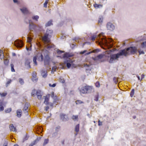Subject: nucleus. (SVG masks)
I'll use <instances>...</instances> for the list:
<instances>
[{
  "label": "nucleus",
  "instance_id": "1",
  "mask_svg": "<svg viewBox=\"0 0 146 146\" xmlns=\"http://www.w3.org/2000/svg\"><path fill=\"white\" fill-rule=\"evenodd\" d=\"M137 49L135 47L131 46L121 50L117 54H111L109 62L110 63H114L115 60H118L121 56H127L131 54H133L135 52Z\"/></svg>",
  "mask_w": 146,
  "mask_h": 146
},
{
  "label": "nucleus",
  "instance_id": "2",
  "mask_svg": "<svg viewBox=\"0 0 146 146\" xmlns=\"http://www.w3.org/2000/svg\"><path fill=\"white\" fill-rule=\"evenodd\" d=\"M53 31L51 30L47 29L44 35L42 37V40L44 45L45 47L47 49L54 47V45L50 44V38L51 37Z\"/></svg>",
  "mask_w": 146,
  "mask_h": 146
},
{
  "label": "nucleus",
  "instance_id": "3",
  "mask_svg": "<svg viewBox=\"0 0 146 146\" xmlns=\"http://www.w3.org/2000/svg\"><path fill=\"white\" fill-rule=\"evenodd\" d=\"M73 56V54H70L69 53H66L64 54L63 58H66L65 60L64 61V64H66L68 68H69L70 67L71 64L73 62L72 60L68 58L72 57Z\"/></svg>",
  "mask_w": 146,
  "mask_h": 146
},
{
  "label": "nucleus",
  "instance_id": "4",
  "mask_svg": "<svg viewBox=\"0 0 146 146\" xmlns=\"http://www.w3.org/2000/svg\"><path fill=\"white\" fill-rule=\"evenodd\" d=\"M100 42L102 44H105L106 46L109 48L113 47V41L112 39L109 38L107 39L104 38L103 39L102 38H100Z\"/></svg>",
  "mask_w": 146,
  "mask_h": 146
},
{
  "label": "nucleus",
  "instance_id": "5",
  "mask_svg": "<svg viewBox=\"0 0 146 146\" xmlns=\"http://www.w3.org/2000/svg\"><path fill=\"white\" fill-rule=\"evenodd\" d=\"M31 20H29V29L30 31L35 32L36 25L33 23H31Z\"/></svg>",
  "mask_w": 146,
  "mask_h": 146
},
{
  "label": "nucleus",
  "instance_id": "6",
  "mask_svg": "<svg viewBox=\"0 0 146 146\" xmlns=\"http://www.w3.org/2000/svg\"><path fill=\"white\" fill-rule=\"evenodd\" d=\"M15 45L18 48H20L23 46V44L21 40H17L15 42Z\"/></svg>",
  "mask_w": 146,
  "mask_h": 146
},
{
  "label": "nucleus",
  "instance_id": "7",
  "mask_svg": "<svg viewBox=\"0 0 146 146\" xmlns=\"http://www.w3.org/2000/svg\"><path fill=\"white\" fill-rule=\"evenodd\" d=\"M107 28L108 30L112 31L115 29L114 25L111 22H108L106 25Z\"/></svg>",
  "mask_w": 146,
  "mask_h": 146
},
{
  "label": "nucleus",
  "instance_id": "8",
  "mask_svg": "<svg viewBox=\"0 0 146 146\" xmlns=\"http://www.w3.org/2000/svg\"><path fill=\"white\" fill-rule=\"evenodd\" d=\"M85 87L86 88L84 89H86V93H90L94 91V89L92 86H85Z\"/></svg>",
  "mask_w": 146,
  "mask_h": 146
},
{
  "label": "nucleus",
  "instance_id": "9",
  "mask_svg": "<svg viewBox=\"0 0 146 146\" xmlns=\"http://www.w3.org/2000/svg\"><path fill=\"white\" fill-rule=\"evenodd\" d=\"M60 117L61 119L63 121H66L68 120V117L67 115L63 113L60 114Z\"/></svg>",
  "mask_w": 146,
  "mask_h": 146
},
{
  "label": "nucleus",
  "instance_id": "10",
  "mask_svg": "<svg viewBox=\"0 0 146 146\" xmlns=\"http://www.w3.org/2000/svg\"><path fill=\"white\" fill-rule=\"evenodd\" d=\"M44 65H48L50 61V58L48 54H46L45 56L44 59Z\"/></svg>",
  "mask_w": 146,
  "mask_h": 146
},
{
  "label": "nucleus",
  "instance_id": "11",
  "mask_svg": "<svg viewBox=\"0 0 146 146\" xmlns=\"http://www.w3.org/2000/svg\"><path fill=\"white\" fill-rule=\"evenodd\" d=\"M30 60L29 59L26 58L25 61V66H26L27 68L29 69L31 68L30 65Z\"/></svg>",
  "mask_w": 146,
  "mask_h": 146
},
{
  "label": "nucleus",
  "instance_id": "12",
  "mask_svg": "<svg viewBox=\"0 0 146 146\" xmlns=\"http://www.w3.org/2000/svg\"><path fill=\"white\" fill-rule=\"evenodd\" d=\"M41 74L43 78H45L47 77L48 75L47 71L45 69H43L41 72Z\"/></svg>",
  "mask_w": 146,
  "mask_h": 146
},
{
  "label": "nucleus",
  "instance_id": "13",
  "mask_svg": "<svg viewBox=\"0 0 146 146\" xmlns=\"http://www.w3.org/2000/svg\"><path fill=\"white\" fill-rule=\"evenodd\" d=\"M36 94L37 96V98L38 100L41 99L42 96L41 91L40 90H37L36 92Z\"/></svg>",
  "mask_w": 146,
  "mask_h": 146
},
{
  "label": "nucleus",
  "instance_id": "14",
  "mask_svg": "<svg viewBox=\"0 0 146 146\" xmlns=\"http://www.w3.org/2000/svg\"><path fill=\"white\" fill-rule=\"evenodd\" d=\"M20 10L24 14H27L29 13L28 10L25 7H23L22 8L20 9Z\"/></svg>",
  "mask_w": 146,
  "mask_h": 146
},
{
  "label": "nucleus",
  "instance_id": "15",
  "mask_svg": "<svg viewBox=\"0 0 146 146\" xmlns=\"http://www.w3.org/2000/svg\"><path fill=\"white\" fill-rule=\"evenodd\" d=\"M84 66L86 68V71H90L92 68V67L91 65H89L87 64H84Z\"/></svg>",
  "mask_w": 146,
  "mask_h": 146
},
{
  "label": "nucleus",
  "instance_id": "16",
  "mask_svg": "<svg viewBox=\"0 0 146 146\" xmlns=\"http://www.w3.org/2000/svg\"><path fill=\"white\" fill-rule=\"evenodd\" d=\"M35 56H36V58H38V60L40 61H42L43 60V56L41 53H38Z\"/></svg>",
  "mask_w": 146,
  "mask_h": 146
},
{
  "label": "nucleus",
  "instance_id": "17",
  "mask_svg": "<svg viewBox=\"0 0 146 146\" xmlns=\"http://www.w3.org/2000/svg\"><path fill=\"white\" fill-rule=\"evenodd\" d=\"M50 95V94H48L45 97V100L44 101V103L46 105L49 104V102H48V101L49 100V97Z\"/></svg>",
  "mask_w": 146,
  "mask_h": 146
},
{
  "label": "nucleus",
  "instance_id": "18",
  "mask_svg": "<svg viewBox=\"0 0 146 146\" xmlns=\"http://www.w3.org/2000/svg\"><path fill=\"white\" fill-rule=\"evenodd\" d=\"M42 27L40 25H36V28L35 32H36L41 31L43 30Z\"/></svg>",
  "mask_w": 146,
  "mask_h": 146
},
{
  "label": "nucleus",
  "instance_id": "19",
  "mask_svg": "<svg viewBox=\"0 0 146 146\" xmlns=\"http://www.w3.org/2000/svg\"><path fill=\"white\" fill-rule=\"evenodd\" d=\"M29 104L28 103H26L25 105L24 106L23 111L25 112H27V110L28 109L29 106Z\"/></svg>",
  "mask_w": 146,
  "mask_h": 146
},
{
  "label": "nucleus",
  "instance_id": "20",
  "mask_svg": "<svg viewBox=\"0 0 146 146\" xmlns=\"http://www.w3.org/2000/svg\"><path fill=\"white\" fill-rule=\"evenodd\" d=\"M9 128L11 131L14 132H16L17 131L16 128L14 127L13 124H11L10 125Z\"/></svg>",
  "mask_w": 146,
  "mask_h": 146
},
{
  "label": "nucleus",
  "instance_id": "21",
  "mask_svg": "<svg viewBox=\"0 0 146 146\" xmlns=\"http://www.w3.org/2000/svg\"><path fill=\"white\" fill-rule=\"evenodd\" d=\"M4 104L2 101L0 100V111H2L4 110Z\"/></svg>",
  "mask_w": 146,
  "mask_h": 146
},
{
  "label": "nucleus",
  "instance_id": "22",
  "mask_svg": "<svg viewBox=\"0 0 146 146\" xmlns=\"http://www.w3.org/2000/svg\"><path fill=\"white\" fill-rule=\"evenodd\" d=\"M84 88H86L85 86L82 88L80 90V92L83 94L86 93V89Z\"/></svg>",
  "mask_w": 146,
  "mask_h": 146
},
{
  "label": "nucleus",
  "instance_id": "23",
  "mask_svg": "<svg viewBox=\"0 0 146 146\" xmlns=\"http://www.w3.org/2000/svg\"><path fill=\"white\" fill-rule=\"evenodd\" d=\"M94 6L96 9H98L102 7L103 5L100 4L98 5L97 4L95 3L94 5Z\"/></svg>",
  "mask_w": 146,
  "mask_h": 146
},
{
  "label": "nucleus",
  "instance_id": "24",
  "mask_svg": "<svg viewBox=\"0 0 146 146\" xmlns=\"http://www.w3.org/2000/svg\"><path fill=\"white\" fill-rule=\"evenodd\" d=\"M22 114V111L21 110H19L17 112V115L19 117H20L21 116Z\"/></svg>",
  "mask_w": 146,
  "mask_h": 146
},
{
  "label": "nucleus",
  "instance_id": "25",
  "mask_svg": "<svg viewBox=\"0 0 146 146\" xmlns=\"http://www.w3.org/2000/svg\"><path fill=\"white\" fill-rule=\"evenodd\" d=\"M52 20H50L48 21L45 25V26L46 27L49 26L51 25H53V24L52 23Z\"/></svg>",
  "mask_w": 146,
  "mask_h": 146
},
{
  "label": "nucleus",
  "instance_id": "26",
  "mask_svg": "<svg viewBox=\"0 0 146 146\" xmlns=\"http://www.w3.org/2000/svg\"><path fill=\"white\" fill-rule=\"evenodd\" d=\"M32 38L31 37V36H29L27 38V42H28L30 43L32 39Z\"/></svg>",
  "mask_w": 146,
  "mask_h": 146
},
{
  "label": "nucleus",
  "instance_id": "27",
  "mask_svg": "<svg viewBox=\"0 0 146 146\" xmlns=\"http://www.w3.org/2000/svg\"><path fill=\"white\" fill-rule=\"evenodd\" d=\"M103 17L102 16H100L99 17V19H98V23H102L103 21Z\"/></svg>",
  "mask_w": 146,
  "mask_h": 146
},
{
  "label": "nucleus",
  "instance_id": "28",
  "mask_svg": "<svg viewBox=\"0 0 146 146\" xmlns=\"http://www.w3.org/2000/svg\"><path fill=\"white\" fill-rule=\"evenodd\" d=\"M39 17L38 15H35L32 17L33 20H35L36 21H38Z\"/></svg>",
  "mask_w": 146,
  "mask_h": 146
},
{
  "label": "nucleus",
  "instance_id": "29",
  "mask_svg": "<svg viewBox=\"0 0 146 146\" xmlns=\"http://www.w3.org/2000/svg\"><path fill=\"white\" fill-rule=\"evenodd\" d=\"M36 90L35 89H33L32 90L31 95L32 96L34 97L36 95Z\"/></svg>",
  "mask_w": 146,
  "mask_h": 146
},
{
  "label": "nucleus",
  "instance_id": "30",
  "mask_svg": "<svg viewBox=\"0 0 146 146\" xmlns=\"http://www.w3.org/2000/svg\"><path fill=\"white\" fill-rule=\"evenodd\" d=\"M79 124H78L75 127V131L76 132H78L79 131Z\"/></svg>",
  "mask_w": 146,
  "mask_h": 146
},
{
  "label": "nucleus",
  "instance_id": "31",
  "mask_svg": "<svg viewBox=\"0 0 146 146\" xmlns=\"http://www.w3.org/2000/svg\"><path fill=\"white\" fill-rule=\"evenodd\" d=\"M29 136H28L27 134H26L23 138L22 143H24L25 141L27 140L29 138Z\"/></svg>",
  "mask_w": 146,
  "mask_h": 146
},
{
  "label": "nucleus",
  "instance_id": "32",
  "mask_svg": "<svg viewBox=\"0 0 146 146\" xmlns=\"http://www.w3.org/2000/svg\"><path fill=\"white\" fill-rule=\"evenodd\" d=\"M48 142V139H45L44 140L43 143V146H45L47 144Z\"/></svg>",
  "mask_w": 146,
  "mask_h": 146
},
{
  "label": "nucleus",
  "instance_id": "33",
  "mask_svg": "<svg viewBox=\"0 0 146 146\" xmlns=\"http://www.w3.org/2000/svg\"><path fill=\"white\" fill-rule=\"evenodd\" d=\"M19 82L21 85H23L24 83V82L23 79L21 78H20L19 79Z\"/></svg>",
  "mask_w": 146,
  "mask_h": 146
},
{
  "label": "nucleus",
  "instance_id": "34",
  "mask_svg": "<svg viewBox=\"0 0 146 146\" xmlns=\"http://www.w3.org/2000/svg\"><path fill=\"white\" fill-rule=\"evenodd\" d=\"M36 56H35L34 57L33 59V62L36 65H37V64L36 62Z\"/></svg>",
  "mask_w": 146,
  "mask_h": 146
},
{
  "label": "nucleus",
  "instance_id": "35",
  "mask_svg": "<svg viewBox=\"0 0 146 146\" xmlns=\"http://www.w3.org/2000/svg\"><path fill=\"white\" fill-rule=\"evenodd\" d=\"M141 46L142 48L146 47V41L143 42L141 44Z\"/></svg>",
  "mask_w": 146,
  "mask_h": 146
},
{
  "label": "nucleus",
  "instance_id": "36",
  "mask_svg": "<svg viewBox=\"0 0 146 146\" xmlns=\"http://www.w3.org/2000/svg\"><path fill=\"white\" fill-rule=\"evenodd\" d=\"M58 133L56 132H54L52 133V137L54 138L56 137L58 135Z\"/></svg>",
  "mask_w": 146,
  "mask_h": 146
},
{
  "label": "nucleus",
  "instance_id": "37",
  "mask_svg": "<svg viewBox=\"0 0 146 146\" xmlns=\"http://www.w3.org/2000/svg\"><path fill=\"white\" fill-rule=\"evenodd\" d=\"M59 81L60 82L62 83H64L65 82V80L62 77H61L59 79Z\"/></svg>",
  "mask_w": 146,
  "mask_h": 146
},
{
  "label": "nucleus",
  "instance_id": "38",
  "mask_svg": "<svg viewBox=\"0 0 146 146\" xmlns=\"http://www.w3.org/2000/svg\"><path fill=\"white\" fill-rule=\"evenodd\" d=\"M11 111V108H7L5 110V112L6 113H9Z\"/></svg>",
  "mask_w": 146,
  "mask_h": 146
},
{
  "label": "nucleus",
  "instance_id": "39",
  "mask_svg": "<svg viewBox=\"0 0 146 146\" xmlns=\"http://www.w3.org/2000/svg\"><path fill=\"white\" fill-rule=\"evenodd\" d=\"M134 94V89H133L130 93V96L131 97H133V96Z\"/></svg>",
  "mask_w": 146,
  "mask_h": 146
},
{
  "label": "nucleus",
  "instance_id": "40",
  "mask_svg": "<svg viewBox=\"0 0 146 146\" xmlns=\"http://www.w3.org/2000/svg\"><path fill=\"white\" fill-rule=\"evenodd\" d=\"M76 104H79L83 103V102L80 100H78L76 101Z\"/></svg>",
  "mask_w": 146,
  "mask_h": 146
},
{
  "label": "nucleus",
  "instance_id": "41",
  "mask_svg": "<svg viewBox=\"0 0 146 146\" xmlns=\"http://www.w3.org/2000/svg\"><path fill=\"white\" fill-rule=\"evenodd\" d=\"M37 143L36 142V141L35 140L33 141L30 144H29V146H33L34 145H35Z\"/></svg>",
  "mask_w": 146,
  "mask_h": 146
},
{
  "label": "nucleus",
  "instance_id": "42",
  "mask_svg": "<svg viewBox=\"0 0 146 146\" xmlns=\"http://www.w3.org/2000/svg\"><path fill=\"white\" fill-rule=\"evenodd\" d=\"M60 129V127L59 126H57L55 128V132L58 133L59 130Z\"/></svg>",
  "mask_w": 146,
  "mask_h": 146
},
{
  "label": "nucleus",
  "instance_id": "43",
  "mask_svg": "<svg viewBox=\"0 0 146 146\" xmlns=\"http://www.w3.org/2000/svg\"><path fill=\"white\" fill-rule=\"evenodd\" d=\"M78 115H73L72 117V118L73 120H74L76 119H78Z\"/></svg>",
  "mask_w": 146,
  "mask_h": 146
},
{
  "label": "nucleus",
  "instance_id": "44",
  "mask_svg": "<svg viewBox=\"0 0 146 146\" xmlns=\"http://www.w3.org/2000/svg\"><path fill=\"white\" fill-rule=\"evenodd\" d=\"M113 81L115 84H117L118 82V80L117 78L116 77H114L113 78Z\"/></svg>",
  "mask_w": 146,
  "mask_h": 146
},
{
  "label": "nucleus",
  "instance_id": "45",
  "mask_svg": "<svg viewBox=\"0 0 146 146\" xmlns=\"http://www.w3.org/2000/svg\"><path fill=\"white\" fill-rule=\"evenodd\" d=\"M11 71L12 72H15V70L14 68V65L13 64H11Z\"/></svg>",
  "mask_w": 146,
  "mask_h": 146
},
{
  "label": "nucleus",
  "instance_id": "46",
  "mask_svg": "<svg viewBox=\"0 0 146 146\" xmlns=\"http://www.w3.org/2000/svg\"><path fill=\"white\" fill-rule=\"evenodd\" d=\"M99 96L98 95H97L95 96V98L94 100L96 101H98V100Z\"/></svg>",
  "mask_w": 146,
  "mask_h": 146
},
{
  "label": "nucleus",
  "instance_id": "47",
  "mask_svg": "<svg viewBox=\"0 0 146 146\" xmlns=\"http://www.w3.org/2000/svg\"><path fill=\"white\" fill-rule=\"evenodd\" d=\"M103 55L102 54H100L97 56V58L99 59H102L103 57Z\"/></svg>",
  "mask_w": 146,
  "mask_h": 146
},
{
  "label": "nucleus",
  "instance_id": "48",
  "mask_svg": "<svg viewBox=\"0 0 146 146\" xmlns=\"http://www.w3.org/2000/svg\"><path fill=\"white\" fill-rule=\"evenodd\" d=\"M8 63H9V60H8L7 59H5L4 60V64L5 65H7L8 64Z\"/></svg>",
  "mask_w": 146,
  "mask_h": 146
},
{
  "label": "nucleus",
  "instance_id": "49",
  "mask_svg": "<svg viewBox=\"0 0 146 146\" xmlns=\"http://www.w3.org/2000/svg\"><path fill=\"white\" fill-rule=\"evenodd\" d=\"M57 52L58 54H61V53L64 52V51H63L60 50H57Z\"/></svg>",
  "mask_w": 146,
  "mask_h": 146
},
{
  "label": "nucleus",
  "instance_id": "50",
  "mask_svg": "<svg viewBox=\"0 0 146 146\" xmlns=\"http://www.w3.org/2000/svg\"><path fill=\"white\" fill-rule=\"evenodd\" d=\"M57 67L56 66H54L52 67V71L54 72L55 71Z\"/></svg>",
  "mask_w": 146,
  "mask_h": 146
},
{
  "label": "nucleus",
  "instance_id": "51",
  "mask_svg": "<svg viewBox=\"0 0 146 146\" xmlns=\"http://www.w3.org/2000/svg\"><path fill=\"white\" fill-rule=\"evenodd\" d=\"M96 86L97 87H100V85L99 82H97L96 83Z\"/></svg>",
  "mask_w": 146,
  "mask_h": 146
},
{
  "label": "nucleus",
  "instance_id": "52",
  "mask_svg": "<svg viewBox=\"0 0 146 146\" xmlns=\"http://www.w3.org/2000/svg\"><path fill=\"white\" fill-rule=\"evenodd\" d=\"M41 137H38L35 140V141H36V142L37 143L38 141L40 139Z\"/></svg>",
  "mask_w": 146,
  "mask_h": 146
},
{
  "label": "nucleus",
  "instance_id": "53",
  "mask_svg": "<svg viewBox=\"0 0 146 146\" xmlns=\"http://www.w3.org/2000/svg\"><path fill=\"white\" fill-rule=\"evenodd\" d=\"M96 35H94L92 36L91 40H92L94 41L95 40V38H96Z\"/></svg>",
  "mask_w": 146,
  "mask_h": 146
},
{
  "label": "nucleus",
  "instance_id": "54",
  "mask_svg": "<svg viewBox=\"0 0 146 146\" xmlns=\"http://www.w3.org/2000/svg\"><path fill=\"white\" fill-rule=\"evenodd\" d=\"M139 54H145V53L143 51H141V50H139Z\"/></svg>",
  "mask_w": 146,
  "mask_h": 146
},
{
  "label": "nucleus",
  "instance_id": "55",
  "mask_svg": "<svg viewBox=\"0 0 146 146\" xmlns=\"http://www.w3.org/2000/svg\"><path fill=\"white\" fill-rule=\"evenodd\" d=\"M100 51V50L98 49H95L93 50V52H99Z\"/></svg>",
  "mask_w": 146,
  "mask_h": 146
},
{
  "label": "nucleus",
  "instance_id": "56",
  "mask_svg": "<svg viewBox=\"0 0 146 146\" xmlns=\"http://www.w3.org/2000/svg\"><path fill=\"white\" fill-rule=\"evenodd\" d=\"M7 94L6 93H3L2 94H1V96L3 97L5 96Z\"/></svg>",
  "mask_w": 146,
  "mask_h": 146
},
{
  "label": "nucleus",
  "instance_id": "57",
  "mask_svg": "<svg viewBox=\"0 0 146 146\" xmlns=\"http://www.w3.org/2000/svg\"><path fill=\"white\" fill-rule=\"evenodd\" d=\"M8 142L7 141H5L3 144V146H7Z\"/></svg>",
  "mask_w": 146,
  "mask_h": 146
},
{
  "label": "nucleus",
  "instance_id": "58",
  "mask_svg": "<svg viewBox=\"0 0 146 146\" xmlns=\"http://www.w3.org/2000/svg\"><path fill=\"white\" fill-rule=\"evenodd\" d=\"M47 3L46 2H45L44 4V7L45 8H46L47 7Z\"/></svg>",
  "mask_w": 146,
  "mask_h": 146
},
{
  "label": "nucleus",
  "instance_id": "59",
  "mask_svg": "<svg viewBox=\"0 0 146 146\" xmlns=\"http://www.w3.org/2000/svg\"><path fill=\"white\" fill-rule=\"evenodd\" d=\"M86 50H84L82 52H80V54H84V53H85L86 52Z\"/></svg>",
  "mask_w": 146,
  "mask_h": 146
},
{
  "label": "nucleus",
  "instance_id": "60",
  "mask_svg": "<svg viewBox=\"0 0 146 146\" xmlns=\"http://www.w3.org/2000/svg\"><path fill=\"white\" fill-rule=\"evenodd\" d=\"M75 44H72L70 45V46L72 48H73L75 46Z\"/></svg>",
  "mask_w": 146,
  "mask_h": 146
},
{
  "label": "nucleus",
  "instance_id": "61",
  "mask_svg": "<svg viewBox=\"0 0 146 146\" xmlns=\"http://www.w3.org/2000/svg\"><path fill=\"white\" fill-rule=\"evenodd\" d=\"M102 125V122L100 121V120L98 121V125Z\"/></svg>",
  "mask_w": 146,
  "mask_h": 146
},
{
  "label": "nucleus",
  "instance_id": "62",
  "mask_svg": "<svg viewBox=\"0 0 146 146\" xmlns=\"http://www.w3.org/2000/svg\"><path fill=\"white\" fill-rule=\"evenodd\" d=\"M49 109V107L48 106H46L45 108V110L46 111H47Z\"/></svg>",
  "mask_w": 146,
  "mask_h": 146
},
{
  "label": "nucleus",
  "instance_id": "63",
  "mask_svg": "<svg viewBox=\"0 0 146 146\" xmlns=\"http://www.w3.org/2000/svg\"><path fill=\"white\" fill-rule=\"evenodd\" d=\"M64 140H63L61 141V143L62 144V145H64Z\"/></svg>",
  "mask_w": 146,
  "mask_h": 146
},
{
  "label": "nucleus",
  "instance_id": "64",
  "mask_svg": "<svg viewBox=\"0 0 146 146\" xmlns=\"http://www.w3.org/2000/svg\"><path fill=\"white\" fill-rule=\"evenodd\" d=\"M53 99H54V100H56L57 99V97L56 96H54L53 98H52Z\"/></svg>",
  "mask_w": 146,
  "mask_h": 146
}]
</instances>
